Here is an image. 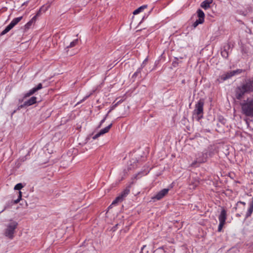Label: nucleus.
<instances>
[{"label":"nucleus","instance_id":"nucleus-1","mask_svg":"<svg viewBox=\"0 0 253 253\" xmlns=\"http://www.w3.org/2000/svg\"><path fill=\"white\" fill-rule=\"evenodd\" d=\"M253 92V80H246L241 85L238 86L236 90V97L237 99H241L246 94Z\"/></svg>","mask_w":253,"mask_h":253},{"label":"nucleus","instance_id":"nucleus-2","mask_svg":"<svg viewBox=\"0 0 253 253\" xmlns=\"http://www.w3.org/2000/svg\"><path fill=\"white\" fill-rule=\"evenodd\" d=\"M242 113L246 117L253 118V96L241 103Z\"/></svg>","mask_w":253,"mask_h":253},{"label":"nucleus","instance_id":"nucleus-3","mask_svg":"<svg viewBox=\"0 0 253 253\" xmlns=\"http://www.w3.org/2000/svg\"><path fill=\"white\" fill-rule=\"evenodd\" d=\"M18 226V223L15 221H12L6 225L3 235L9 239H13L15 229Z\"/></svg>","mask_w":253,"mask_h":253},{"label":"nucleus","instance_id":"nucleus-4","mask_svg":"<svg viewBox=\"0 0 253 253\" xmlns=\"http://www.w3.org/2000/svg\"><path fill=\"white\" fill-rule=\"evenodd\" d=\"M204 105V101L202 100H200L196 104L194 113L197 115L198 121H199L203 118Z\"/></svg>","mask_w":253,"mask_h":253},{"label":"nucleus","instance_id":"nucleus-5","mask_svg":"<svg viewBox=\"0 0 253 253\" xmlns=\"http://www.w3.org/2000/svg\"><path fill=\"white\" fill-rule=\"evenodd\" d=\"M130 192V189L129 188H126L125 189H124L121 193L116 198V199L113 201L111 205L110 206L109 208L112 205H115L117 204L118 203L122 202L125 198L127 196V195Z\"/></svg>","mask_w":253,"mask_h":253},{"label":"nucleus","instance_id":"nucleus-6","mask_svg":"<svg viewBox=\"0 0 253 253\" xmlns=\"http://www.w3.org/2000/svg\"><path fill=\"white\" fill-rule=\"evenodd\" d=\"M197 14L198 19L196 20V21L193 24V26L195 28L199 24H203L205 21V15L203 10L199 9L197 11Z\"/></svg>","mask_w":253,"mask_h":253},{"label":"nucleus","instance_id":"nucleus-7","mask_svg":"<svg viewBox=\"0 0 253 253\" xmlns=\"http://www.w3.org/2000/svg\"><path fill=\"white\" fill-rule=\"evenodd\" d=\"M169 191V188L163 189L153 196L152 198V199H153L154 201H155L156 200H160L163 198L168 194Z\"/></svg>","mask_w":253,"mask_h":253},{"label":"nucleus","instance_id":"nucleus-8","mask_svg":"<svg viewBox=\"0 0 253 253\" xmlns=\"http://www.w3.org/2000/svg\"><path fill=\"white\" fill-rule=\"evenodd\" d=\"M42 84L41 83H40L38 84V85L36 87L30 89L28 92L25 93L24 95V98L28 97L34 93H35L38 90L42 89Z\"/></svg>","mask_w":253,"mask_h":253},{"label":"nucleus","instance_id":"nucleus-9","mask_svg":"<svg viewBox=\"0 0 253 253\" xmlns=\"http://www.w3.org/2000/svg\"><path fill=\"white\" fill-rule=\"evenodd\" d=\"M112 126V124H110L107 126L105 127V128L101 129L99 132H98L97 134H96L95 135H94L92 137L93 139H95L97 138L98 137H99L100 135H103L109 131L110 129L111 128V126Z\"/></svg>","mask_w":253,"mask_h":253},{"label":"nucleus","instance_id":"nucleus-10","mask_svg":"<svg viewBox=\"0 0 253 253\" xmlns=\"http://www.w3.org/2000/svg\"><path fill=\"white\" fill-rule=\"evenodd\" d=\"M37 98L35 96L31 97L29 99L24 102L23 104L20 105L19 107L22 108L25 106H30L35 104L37 102Z\"/></svg>","mask_w":253,"mask_h":253},{"label":"nucleus","instance_id":"nucleus-11","mask_svg":"<svg viewBox=\"0 0 253 253\" xmlns=\"http://www.w3.org/2000/svg\"><path fill=\"white\" fill-rule=\"evenodd\" d=\"M226 218V211L224 209H222V210L221 211L220 214L218 217L219 221V222L225 223Z\"/></svg>","mask_w":253,"mask_h":253},{"label":"nucleus","instance_id":"nucleus-12","mask_svg":"<svg viewBox=\"0 0 253 253\" xmlns=\"http://www.w3.org/2000/svg\"><path fill=\"white\" fill-rule=\"evenodd\" d=\"M249 207L248 209V211L246 213L245 218L247 219L248 217H250L253 212V200L250 202L249 204Z\"/></svg>","mask_w":253,"mask_h":253},{"label":"nucleus","instance_id":"nucleus-13","mask_svg":"<svg viewBox=\"0 0 253 253\" xmlns=\"http://www.w3.org/2000/svg\"><path fill=\"white\" fill-rule=\"evenodd\" d=\"M212 2V0H205L201 3V6L205 9H207L210 8Z\"/></svg>","mask_w":253,"mask_h":253},{"label":"nucleus","instance_id":"nucleus-14","mask_svg":"<svg viewBox=\"0 0 253 253\" xmlns=\"http://www.w3.org/2000/svg\"><path fill=\"white\" fill-rule=\"evenodd\" d=\"M234 72H232V71L227 72L226 73L223 74L222 77L221 79L223 80L224 81L226 80L227 79H228L230 78L231 77L234 76Z\"/></svg>","mask_w":253,"mask_h":253},{"label":"nucleus","instance_id":"nucleus-15","mask_svg":"<svg viewBox=\"0 0 253 253\" xmlns=\"http://www.w3.org/2000/svg\"><path fill=\"white\" fill-rule=\"evenodd\" d=\"M36 21V17H33L28 22H27L24 26L25 30L29 29L31 26Z\"/></svg>","mask_w":253,"mask_h":253},{"label":"nucleus","instance_id":"nucleus-16","mask_svg":"<svg viewBox=\"0 0 253 253\" xmlns=\"http://www.w3.org/2000/svg\"><path fill=\"white\" fill-rule=\"evenodd\" d=\"M23 18V16H20L19 17L14 18L10 23V24L14 27L16 25H17Z\"/></svg>","mask_w":253,"mask_h":253},{"label":"nucleus","instance_id":"nucleus-17","mask_svg":"<svg viewBox=\"0 0 253 253\" xmlns=\"http://www.w3.org/2000/svg\"><path fill=\"white\" fill-rule=\"evenodd\" d=\"M147 5H143L142 6H141L140 7H138L136 9H135L133 12V14L134 15H136L138 14L139 13L142 12L144 9L147 8Z\"/></svg>","mask_w":253,"mask_h":253},{"label":"nucleus","instance_id":"nucleus-18","mask_svg":"<svg viewBox=\"0 0 253 253\" xmlns=\"http://www.w3.org/2000/svg\"><path fill=\"white\" fill-rule=\"evenodd\" d=\"M13 27L9 24L0 33V36H3L8 33Z\"/></svg>","mask_w":253,"mask_h":253},{"label":"nucleus","instance_id":"nucleus-19","mask_svg":"<svg viewBox=\"0 0 253 253\" xmlns=\"http://www.w3.org/2000/svg\"><path fill=\"white\" fill-rule=\"evenodd\" d=\"M199 184V181L196 180L193 182H192V183L190 184L189 188L190 189H194L196 187L198 186Z\"/></svg>","mask_w":253,"mask_h":253},{"label":"nucleus","instance_id":"nucleus-20","mask_svg":"<svg viewBox=\"0 0 253 253\" xmlns=\"http://www.w3.org/2000/svg\"><path fill=\"white\" fill-rule=\"evenodd\" d=\"M79 42L78 39H75L73 41L70 42V45L67 46V48H71L75 46Z\"/></svg>","mask_w":253,"mask_h":253},{"label":"nucleus","instance_id":"nucleus-21","mask_svg":"<svg viewBox=\"0 0 253 253\" xmlns=\"http://www.w3.org/2000/svg\"><path fill=\"white\" fill-rule=\"evenodd\" d=\"M240 205H243L242 210H243V211H244L245 210V208L246 203L244 202H242V201L238 202L237 203V204H236V206H237L236 209L239 208Z\"/></svg>","mask_w":253,"mask_h":253},{"label":"nucleus","instance_id":"nucleus-22","mask_svg":"<svg viewBox=\"0 0 253 253\" xmlns=\"http://www.w3.org/2000/svg\"><path fill=\"white\" fill-rule=\"evenodd\" d=\"M19 193V196H18V198L17 200H15L14 201V204H17L18 203H19L20 202V201L21 200V197H22V193L21 191H19L18 192Z\"/></svg>","mask_w":253,"mask_h":253},{"label":"nucleus","instance_id":"nucleus-23","mask_svg":"<svg viewBox=\"0 0 253 253\" xmlns=\"http://www.w3.org/2000/svg\"><path fill=\"white\" fill-rule=\"evenodd\" d=\"M23 187V186L22 184V183H18L15 186L14 189L19 190L21 189Z\"/></svg>","mask_w":253,"mask_h":253},{"label":"nucleus","instance_id":"nucleus-24","mask_svg":"<svg viewBox=\"0 0 253 253\" xmlns=\"http://www.w3.org/2000/svg\"><path fill=\"white\" fill-rule=\"evenodd\" d=\"M142 69L139 68L137 69V71L133 74V77H136L138 76V75L140 73Z\"/></svg>","mask_w":253,"mask_h":253},{"label":"nucleus","instance_id":"nucleus-25","mask_svg":"<svg viewBox=\"0 0 253 253\" xmlns=\"http://www.w3.org/2000/svg\"><path fill=\"white\" fill-rule=\"evenodd\" d=\"M120 102V101H118L117 103H116L115 104L112 105L111 107V109L110 110L108 111V114H109V113H110L113 110H114L118 105V104H119V103Z\"/></svg>","mask_w":253,"mask_h":253},{"label":"nucleus","instance_id":"nucleus-26","mask_svg":"<svg viewBox=\"0 0 253 253\" xmlns=\"http://www.w3.org/2000/svg\"><path fill=\"white\" fill-rule=\"evenodd\" d=\"M42 7H41L39 11L37 12L36 14L33 17H36V20H37V18L40 16L41 15V11H42Z\"/></svg>","mask_w":253,"mask_h":253},{"label":"nucleus","instance_id":"nucleus-27","mask_svg":"<svg viewBox=\"0 0 253 253\" xmlns=\"http://www.w3.org/2000/svg\"><path fill=\"white\" fill-rule=\"evenodd\" d=\"M224 224H225V223H224L219 222V225L218 227V232L221 231L222 228H223V226L224 225Z\"/></svg>","mask_w":253,"mask_h":253},{"label":"nucleus","instance_id":"nucleus-28","mask_svg":"<svg viewBox=\"0 0 253 253\" xmlns=\"http://www.w3.org/2000/svg\"><path fill=\"white\" fill-rule=\"evenodd\" d=\"M232 72H234V75L235 76V75H236L237 74H239L243 72V70H242V69H237L236 70L232 71Z\"/></svg>","mask_w":253,"mask_h":253},{"label":"nucleus","instance_id":"nucleus-29","mask_svg":"<svg viewBox=\"0 0 253 253\" xmlns=\"http://www.w3.org/2000/svg\"><path fill=\"white\" fill-rule=\"evenodd\" d=\"M221 55L225 58H226L228 57V52L225 50L223 51H222L221 52Z\"/></svg>","mask_w":253,"mask_h":253},{"label":"nucleus","instance_id":"nucleus-30","mask_svg":"<svg viewBox=\"0 0 253 253\" xmlns=\"http://www.w3.org/2000/svg\"><path fill=\"white\" fill-rule=\"evenodd\" d=\"M108 114L107 113L106 115V116H105V117L100 121L99 127H100L102 125V124L105 121V120L108 116Z\"/></svg>","mask_w":253,"mask_h":253},{"label":"nucleus","instance_id":"nucleus-31","mask_svg":"<svg viewBox=\"0 0 253 253\" xmlns=\"http://www.w3.org/2000/svg\"><path fill=\"white\" fill-rule=\"evenodd\" d=\"M147 59H145L144 61L143 62V63H142V64L141 65V66H140V68H141L142 69L144 67L145 65V64H146V62H147Z\"/></svg>","mask_w":253,"mask_h":253},{"label":"nucleus","instance_id":"nucleus-32","mask_svg":"<svg viewBox=\"0 0 253 253\" xmlns=\"http://www.w3.org/2000/svg\"><path fill=\"white\" fill-rule=\"evenodd\" d=\"M154 253H164V251L162 250L158 249L156 250Z\"/></svg>","mask_w":253,"mask_h":253},{"label":"nucleus","instance_id":"nucleus-33","mask_svg":"<svg viewBox=\"0 0 253 253\" xmlns=\"http://www.w3.org/2000/svg\"><path fill=\"white\" fill-rule=\"evenodd\" d=\"M242 212H243V211H242L240 213H237L236 216H238V217L241 216V214H242Z\"/></svg>","mask_w":253,"mask_h":253},{"label":"nucleus","instance_id":"nucleus-34","mask_svg":"<svg viewBox=\"0 0 253 253\" xmlns=\"http://www.w3.org/2000/svg\"><path fill=\"white\" fill-rule=\"evenodd\" d=\"M146 247V245H144L143 246V247L141 248V252H142L143 251V250H144V248Z\"/></svg>","mask_w":253,"mask_h":253},{"label":"nucleus","instance_id":"nucleus-35","mask_svg":"<svg viewBox=\"0 0 253 253\" xmlns=\"http://www.w3.org/2000/svg\"><path fill=\"white\" fill-rule=\"evenodd\" d=\"M28 1H26V2H24L23 4H22V6L23 5H27V3H28Z\"/></svg>","mask_w":253,"mask_h":253},{"label":"nucleus","instance_id":"nucleus-36","mask_svg":"<svg viewBox=\"0 0 253 253\" xmlns=\"http://www.w3.org/2000/svg\"><path fill=\"white\" fill-rule=\"evenodd\" d=\"M90 95H88V96H86V97H84V98L83 99V100H84V99H86L87 97H88Z\"/></svg>","mask_w":253,"mask_h":253},{"label":"nucleus","instance_id":"nucleus-37","mask_svg":"<svg viewBox=\"0 0 253 253\" xmlns=\"http://www.w3.org/2000/svg\"><path fill=\"white\" fill-rule=\"evenodd\" d=\"M252 23L253 24V20L252 21Z\"/></svg>","mask_w":253,"mask_h":253}]
</instances>
